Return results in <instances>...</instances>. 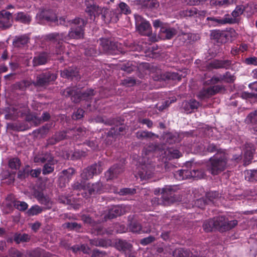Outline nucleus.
<instances>
[{"label":"nucleus","instance_id":"obj_18","mask_svg":"<svg viewBox=\"0 0 257 257\" xmlns=\"http://www.w3.org/2000/svg\"><path fill=\"white\" fill-rule=\"evenodd\" d=\"M13 23L12 14L3 10L0 11V29L6 30L11 28Z\"/></svg>","mask_w":257,"mask_h":257},{"label":"nucleus","instance_id":"obj_56","mask_svg":"<svg viewBox=\"0 0 257 257\" xmlns=\"http://www.w3.org/2000/svg\"><path fill=\"white\" fill-rule=\"evenodd\" d=\"M136 193V190L134 188H124L120 189L118 194L120 195H134Z\"/></svg>","mask_w":257,"mask_h":257},{"label":"nucleus","instance_id":"obj_60","mask_svg":"<svg viewBox=\"0 0 257 257\" xmlns=\"http://www.w3.org/2000/svg\"><path fill=\"white\" fill-rule=\"evenodd\" d=\"M157 148V146L153 143H150L143 151V154L145 156L149 155L150 153L155 151Z\"/></svg>","mask_w":257,"mask_h":257},{"label":"nucleus","instance_id":"obj_37","mask_svg":"<svg viewBox=\"0 0 257 257\" xmlns=\"http://www.w3.org/2000/svg\"><path fill=\"white\" fill-rule=\"evenodd\" d=\"M55 163L52 158H49V160L43 166L42 170V174L44 175L50 174L54 170Z\"/></svg>","mask_w":257,"mask_h":257},{"label":"nucleus","instance_id":"obj_19","mask_svg":"<svg viewBox=\"0 0 257 257\" xmlns=\"http://www.w3.org/2000/svg\"><path fill=\"white\" fill-rule=\"evenodd\" d=\"M75 173V170L73 168H69L63 170L60 173L58 179L59 186L61 188L65 187L67 184L72 179Z\"/></svg>","mask_w":257,"mask_h":257},{"label":"nucleus","instance_id":"obj_13","mask_svg":"<svg viewBox=\"0 0 257 257\" xmlns=\"http://www.w3.org/2000/svg\"><path fill=\"white\" fill-rule=\"evenodd\" d=\"M222 90H224V87L222 85H214L201 90L198 94L197 97L200 99H204L215 95Z\"/></svg>","mask_w":257,"mask_h":257},{"label":"nucleus","instance_id":"obj_48","mask_svg":"<svg viewBox=\"0 0 257 257\" xmlns=\"http://www.w3.org/2000/svg\"><path fill=\"white\" fill-rule=\"evenodd\" d=\"M142 5L144 7L150 10L156 9L159 6L157 0H144Z\"/></svg>","mask_w":257,"mask_h":257},{"label":"nucleus","instance_id":"obj_36","mask_svg":"<svg viewBox=\"0 0 257 257\" xmlns=\"http://www.w3.org/2000/svg\"><path fill=\"white\" fill-rule=\"evenodd\" d=\"M13 240L17 243L28 242L31 239V236L27 233H15L13 235Z\"/></svg>","mask_w":257,"mask_h":257},{"label":"nucleus","instance_id":"obj_23","mask_svg":"<svg viewBox=\"0 0 257 257\" xmlns=\"http://www.w3.org/2000/svg\"><path fill=\"white\" fill-rule=\"evenodd\" d=\"M200 105V103L195 99H190L183 102L182 108L187 113H191L197 110Z\"/></svg>","mask_w":257,"mask_h":257},{"label":"nucleus","instance_id":"obj_49","mask_svg":"<svg viewBox=\"0 0 257 257\" xmlns=\"http://www.w3.org/2000/svg\"><path fill=\"white\" fill-rule=\"evenodd\" d=\"M136 137L138 139L143 140L145 139L151 138L155 136V134L148 131H138L136 134Z\"/></svg>","mask_w":257,"mask_h":257},{"label":"nucleus","instance_id":"obj_29","mask_svg":"<svg viewBox=\"0 0 257 257\" xmlns=\"http://www.w3.org/2000/svg\"><path fill=\"white\" fill-rule=\"evenodd\" d=\"M130 230L134 233H150L152 232L150 228H143L142 225L138 221H132L129 225Z\"/></svg>","mask_w":257,"mask_h":257},{"label":"nucleus","instance_id":"obj_6","mask_svg":"<svg viewBox=\"0 0 257 257\" xmlns=\"http://www.w3.org/2000/svg\"><path fill=\"white\" fill-rule=\"evenodd\" d=\"M57 77L56 73L50 71H45L37 75L36 80L33 82L35 86H44L54 82Z\"/></svg>","mask_w":257,"mask_h":257},{"label":"nucleus","instance_id":"obj_2","mask_svg":"<svg viewBox=\"0 0 257 257\" xmlns=\"http://www.w3.org/2000/svg\"><path fill=\"white\" fill-rule=\"evenodd\" d=\"M87 22L83 19L76 18L72 21L73 26L71 28L68 34L65 33H52L47 36L49 39H61L68 41L71 39H78L82 38L84 33V27Z\"/></svg>","mask_w":257,"mask_h":257},{"label":"nucleus","instance_id":"obj_21","mask_svg":"<svg viewBox=\"0 0 257 257\" xmlns=\"http://www.w3.org/2000/svg\"><path fill=\"white\" fill-rule=\"evenodd\" d=\"M85 189H83V192L85 193L84 197H89L90 196L94 195L96 194H101L103 192L102 184L101 182H98L94 184H92L91 185L89 184L87 186V192L88 193L85 192Z\"/></svg>","mask_w":257,"mask_h":257},{"label":"nucleus","instance_id":"obj_3","mask_svg":"<svg viewBox=\"0 0 257 257\" xmlns=\"http://www.w3.org/2000/svg\"><path fill=\"white\" fill-rule=\"evenodd\" d=\"M209 161L208 170L211 174L216 175L226 169L227 157L224 152H218L210 158Z\"/></svg>","mask_w":257,"mask_h":257},{"label":"nucleus","instance_id":"obj_33","mask_svg":"<svg viewBox=\"0 0 257 257\" xmlns=\"http://www.w3.org/2000/svg\"><path fill=\"white\" fill-rule=\"evenodd\" d=\"M29 39L26 35L16 36L13 39V45L15 47L22 48L28 43Z\"/></svg>","mask_w":257,"mask_h":257},{"label":"nucleus","instance_id":"obj_52","mask_svg":"<svg viewBox=\"0 0 257 257\" xmlns=\"http://www.w3.org/2000/svg\"><path fill=\"white\" fill-rule=\"evenodd\" d=\"M198 10L194 7L187 9L181 12L182 15L186 17H191L197 14Z\"/></svg>","mask_w":257,"mask_h":257},{"label":"nucleus","instance_id":"obj_43","mask_svg":"<svg viewBox=\"0 0 257 257\" xmlns=\"http://www.w3.org/2000/svg\"><path fill=\"white\" fill-rule=\"evenodd\" d=\"M63 226L69 230H74L77 232L80 231L82 226L76 222H67L63 224Z\"/></svg>","mask_w":257,"mask_h":257},{"label":"nucleus","instance_id":"obj_59","mask_svg":"<svg viewBox=\"0 0 257 257\" xmlns=\"http://www.w3.org/2000/svg\"><path fill=\"white\" fill-rule=\"evenodd\" d=\"M53 22L56 23L57 25H64L68 26V24L72 23V21L66 20V18L64 17H60L59 19L56 16V19Z\"/></svg>","mask_w":257,"mask_h":257},{"label":"nucleus","instance_id":"obj_10","mask_svg":"<svg viewBox=\"0 0 257 257\" xmlns=\"http://www.w3.org/2000/svg\"><path fill=\"white\" fill-rule=\"evenodd\" d=\"M232 65V61L231 60L214 59L206 64V69L208 71L218 69H228Z\"/></svg>","mask_w":257,"mask_h":257},{"label":"nucleus","instance_id":"obj_41","mask_svg":"<svg viewBox=\"0 0 257 257\" xmlns=\"http://www.w3.org/2000/svg\"><path fill=\"white\" fill-rule=\"evenodd\" d=\"M255 152V149L253 145L246 147L244 151V160L245 162L249 163L253 159V154Z\"/></svg>","mask_w":257,"mask_h":257},{"label":"nucleus","instance_id":"obj_34","mask_svg":"<svg viewBox=\"0 0 257 257\" xmlns=\"http://www.w3.org/2000/svg\"><path fill=\"white\" fill-rule=\"evenodd\" d=\"M48 57L49 56L47 53L43 52L40 53L37 56L34 57L33 59V66L35 67L45 64L48 61Z\"/></svg>","mask_w":257,"mask_h":257},{"label":"nucleus","instance_id":"obj_7","mask_svg":"<svg viewBox=\"0 0 257 257\" xmlns=\"http://www.w3.org/2000/svg\"><path fill=\"white\" fill-rule=\"evenodd\" d=\"M137 31L143 36H150L152 33V27L150 23L140 15H135Z\"/></svg>","mask_w":257,"mask_h":257},{"label":"nucleus","instance_id":"obj_9","mask_svg":"<svg viewBox=\"0 0 257 257\" xmlns=\"http://www.w3.org/2000/svg\"><path fill=\"white\" fill-rule=\"evenodd\" d=\"M102 171L101 163H95L83 170L80 176L84 180H89L93 176L100 174Z\"/></svg>","mask_w":257,"mask_h":257},{"label":"nucleus","instance_id":"obj_39","mask_svg":"<svg viewBox=\"0 0 257 257\" xmlns=\"http://www.w3.org/2000/svg\"><path fill=\"white\" fill-rule=\"evenodd\" d=\"M115 247L119 251H126L131 250L132 245L125 240L119 239L116 242Z\"/></svg>","mask_w":257,"mask_h":257},{"label":"nucleus","instance_id":"obj_44","mask_svg":"<svg viewBox=\"0 0 257 257\" xmlns=\"http://www.w3.org/2000/svg\"><path fill=\"white\" fill-rule=\"evenodd\" d=\"M244 121L247 124H257V109L250 112L245 118Z\"/></svg>","mask_w":257,"mask_h":257},{"label":"nucleus","instance_id":"obj_11","mask_svg":"<svg viewBox=\"0 0 257 257\" xmlns=\"http://www.w3.org/2000/svg\"><path fill=\"white\" fill-rule=\"evenodd\" d=\"M82 220L85 223L89 224L92 227V229L94 230V233L97 235L111 234L110 231L104 229L100 224L96 223L89 215H83L82 216Z\"/></svg>","mask_w":257,"mask_h":257},{"label":"nucleus","instance_id":"obj_61","mask_svg":"<svg viewBox=\"0 0 257 257\" xmlns=\"http://www.w3.org/2000/svg\"><path fill=\"white\" fill-rule=\"evenodd\" d=\"M243 62L247 65H253L257 66V57L251 56L246 58Z\"/></svg>","mask_w":257,"mask_h":257},{"label":"nucleus","instance_id":"obj_20","mask_svg":"<svg viewBox=\"0 0 257 257\" xmlns=\"http://www.w3.org/2000/svg\"><path fill=\"white\" fill-rule=\"evenodd\" d=\"M49 35V34L45 35L44 36V39L47 41L53 42V44L55 45V47L50 50L51 54L53 55H61L63 54L65 49L63 42H67V41H63L61 39H49L47 37Z\"/></svg>","mask_w":257,"mask_h":257},{"label":"nucleus","instance_id":"obj_28","mask_svg":"<svg viewBox=\"0 0 257 257\" xmlns=\"http://www.w3.org/2000/svg\"><path fill=\"white\" fill-rule=\"evenodd\" d=\"M177 33L176 30L174 28L162 27L159 32L160 37L163 39H171Z\"/></svg>","mask_w":257,"mask_h":257},{"label":"nucleus","instance_id":"obj_8","mask_svg":"<svg viewBox=\"0 0 257 257\" xmlns=\"http://www.w3.org/2000/svg\"><path fill=\"white\" fill-rule=\"evenodd\" d=\"M207 25L211 27H219L226 24H234L235 21L229 14H225L223 17H208L206 19Z\"/></svg>","mask_w":257,"mask_h":257},{"label":"nucleus","instance_id":"obj_64","mask_svg":"<svg viewBox=\"0 0 257 257\" xmlns=\"http://www.w3.org/2000/svg\"><path fill=\"white\" fill-rule=\"evenodd\" d=\"M135 68V67L132 65V62H127L126 64H123L121 66V70L128 73H131L133 72Z\"/></svg>","mask_w":257,"mask_h":257},{"label":"nucleus","instance_id":"obj_24","mask_svg":"<svg viewBox=\"0 0 257 257\" xmlns=\"http://www.w3.org/2000/svg\"><path fill=\"white\" fill-rule=\"evenodd\" d=\"M211 38L219 44L225 43L228 40V35L226 32L215 30L211 31Z\"/></svg>","mask_w":257,"mask_h":257},{"label":"nucleus","instance_id":"obj_50","mask_svg":"<svg viewBox=\"0 0 257 257\" xmlns=\"http://www.w3.org/2000/svg\"><path fill=\"white\" fill-rule=\"evenodd\" d=\"M245 178L246 180L250 182L257 181V169L247 171Z\"/></svg>","mask_w":257,"mask_h":257},{"label":"nucleus","instance_id":"obj_30","mask_svg":"<svg viewBox=\"0 0 257 257\" xmlns=\"http://www.w3.org/2000/svg\"><path fill=\"white\" fill-rule=\"evenodd\" d=\"M249 8L250 9L253 8L254 9H257V5H254L253 4H248L246 7L243 5H238L236 7L235 9L232 12L231 16L236 21L235 18L241 16L245 11V9Z\"/></svg>","mask_w":257,"mask_h":257},{"label":"nucleus","instance_id":"obj_55","mask_svg":"<svg viewBox=\"0 0 257 257\" xmlns=\"http://www.w3.org/2000/svg\"><path fill=\"white\" fill-rule=\"evenodd\" d=\"M206 150L202 153L203 155H206L207 153H214L218 151V146L213 143H209L206 147L205 148Z\"/></svg>","mask_w":257,"mask_h":257},{"label":"nucleus","instance_id":"obj_54","mask_svg":"<svg viewBox=\"0 0 257 257\" xmlns=\"http://www.w3.org/2000/svg\"><path fill=\"white\" fill-rule=\"evenodd\" d=\"M222 81L227 83H232L235 79L234 75H232L229 71L226 72L224 74L221 75Z\"/></svg>","mask_w":257,"mask_h":257},{"label":"nucleus","instance_id":"obj_53","mask_svg":"<svg viewBox=\"0 0 257 257\" xmlns=\"http://www.w3.org/2000/svg\"><path fill=\"white\" fill-rule=\"evenodd\" d=\"M189 173L188 170H179L175 172L174 176L177 179L182 180L187 178Z\"/></svg>","mask_w":257,"mask_h":257},{"label":"nucleus","instance_id":"obj_25","mask_svg":"<svg viewBox=\"0 0 257 257\" xmlns=\"http://www.w3.org/2000/svg\"><path fill=\"white\" fill-rule=\"evenodd\" d=\"M175 190L172 186H165L163 188H156L154 190L155 194H158L161 192L163 199L166 201L169 200L170 197H172L174 194Z\"/></svg>","mask_w":257,"mask_h":257},{"label":"nucleus","instance_id":"obj_5","mask_svg":"<svg viewBox=\"0 0 257 257\" xmlns=\"http://www.w3.org/2000/svg\"><path fill=\"white\" fill-rule=\"evenodd\" d=\"M214 221V229L219 231L220 232L228 231L234 227L237 224L238 221L236 220L229 221L224 216H218L213 218Z\"/></svg>","mask_w":257,"mask_h":257},{"label":"nucleus","instance_id":"obj_40","mask_svg":"<svg viewBox=\"0 0 257 257\" xmlns=\"http://www.w3.org/2000/svg\"><path fill=\"white\" fill-rule=\"evenodd\" d=\"M232 4L230 0H211L210 5L216 8H225Z\"/></svg>","mask_w":257,"mask_h":257},{"label":"nucleus","instance_id":"obj_32","mask_svg":"<svg viewBox=\"0 0 257 257\" xmlns=\"http://www.w3.org/2000/svg\"><path fill=\"white\" fill-rule=\"evenodd\" d=\"M124 213L123 210L119 206H114L109 209L108 213L105 215V218L111 219L119 216Z\"/></svg>","mask_w":257,"mask_h":257},{"label":"nucleus","instance_id":"obj_27","mask_svg":"<svg viewBox=\"0 0 257 257\" xmlns=\"http://www.w3.org/2000/svg\"><path fill=\"white\" fill-rule=\"evenodd\" d=\"M60 75L62 77L72 80L75 78L76 80L80 78L78 71L76 68L69 67L61 71Z\"/></svg>","mask_w":257,"mask_h":257},{"label":"nucleus","instance_id":"obj_46","mask_svg":"<svg viewBox=\"0 0 257 257\" xmlns=\"http://www.w3.org/2000/svg\"><path fill=\"white\" fill-rule=\"evenodd\" d=\"M29 165H26L21 169H19L17 173V178L21 181L25 180L29 176Z\"/></svg>","mask_w":257,"mask_h":257},{"label":"nucleus","instance_id":"obj_16","mask_svg":"<svg viewBox=\"0 0 257 257\" xmlns=\"http://www.w3.org/2000/svg\"><path fill=\"white\" fill-rule=\"evenodd\" d=\"M138 174L142 180H147L151 178L153 175L154 166L151 164H142L138 168Z\"/></svg>","mask_w":257,"mask_h":257},{"label":"nucleus","instance_id":"obj_17","mask_svg":"<svg viewBox=\"0 0 257 257\" xmlns=\"http://www.w3.org/2000/svg\"><path fill=\"white\" fill-rule=\"evenodd\" d=\"M34 195L38 202L43 205L42 207L45 211L52 208L53 202L49 196L45 195L43 192L40 191H35Z\"/></svg>","mask_w":257,"mask_h":257},{"label":"nucleus","instance_id":"obj_63","mask_svg":"<svg viewBox=\"0 0 257 257\" xmlns=\"http://www.w3.org/2000/svg\"><path fill=\"white\" fill-rule=\"evenodd\" d=\"M155 240V237L152 235L143 238L140 240V243L144 246L147 245Z\"/></svg>","mask_w":257,"mask_h":257},{"label":"nucleus","instance_id":"obj_57","mask_svg":"<svg viewBox=\"0 0 257 257\" xmlns=\"http://www.w3.org/2000/svg\"><path fill=\"white\" fill-rule=\"evenodd\" d=\"M90 243L93 245L96 246H101L103 247H106L107 245V241L103 239L91 240Z\"/></svg>","mask_w":257,"mask_h":257},{"label":"nucleus","instance_id":"obj_45","mask_svg":"<svg viewBox=\"0 0 257 257\" xmlns=\"http://www.w3.org/2000/svg\"><path fill=\"white\" fill-rule=\"evenodd\" d=\"M21 161L17 157L13 158L9 160L8 166L12 170H19L21 166Z\"/></svg>","mask_w":257,"mask_h":257},{"label":"nucleus","instance_id":"obj_22","mask_svg":"<svg viewBox=\"0 0 257 257\" xmlns=\"http://www.w3.org/2000/svg\"><path fill=\"white\" fill-rule=\"evenodd\" d=\"M105 124L109 125H115V127H111L107 133V136L110 137H114L117 135L118 125L121 123V121L119 118H110L105 121Z\"/></svg>","mask_w":257,"mask_h":257},{"label":"nucleus","instance_id":"obj_35","mask_svg":"<svg viewBox=\"0 0 257 257\" xmlns=\"http://www.w3.org/2000/svg\"><path fill=\"white\" fill-rule=\"evenodd\" d=\"M15 20L24 24H29L32 21L31 17L27 13L20 12L15 14Z\"/></svg>","mask_w":257,"mask_h":257},{"label":"nucleus","instance_id":"obj_14","mask_svg":"<svg viewBox=\"0 0 257 257\" xmlns=\"http://www.w3.org/2000/svg\"><path fill=\"white\" fill-rule=\"evenodd\" d=\"M85 12L89 16L91 20H94L96 16L99 15L102 12L99 7L94 0L85 1Z\"/></svg>","mask_w":257,"mask_h":257},{"label":"nucleus","instance_id":"obj_62","mask_svg":"<svg viewBox=\"0 0 257 257\" xmlns=\"http://www.w3.org/2000/svg\"><path fill=\"white\" fill-rule=\"evenodd\" d=\"M218 196H219V193L218 192L210 191V192H207L206 194V198L207 201L208 202V203H209V202H212L213 199L218 197Z\"/></svg>","mask_w":257,"mask_h":257},{"label":"nucleus","instance_id":"obj_38","mask_svg":"<svg viewBox=\"0 0 257 257\" xmlns=\"http://www.w3.org/2000/svg\"><path fill=\"white\" fill-rule=\"evenodd\" d=\"M33 82L31 80H24L16 83L14 87L16 90L24 91L33 84Z\"/></svg>","mask_w":257,"mask_h":257},{"label":"nucleus","instance_id":"obj_51","mask_svg":"<svg viewBox=\"0 0 257 257\" xmlns=\"http://www.w3.org/2000/svg\"><path fill=\"white\" fill-rule=\"evenodd\" d=\"M14 207L20 211H24L28 209V204L24 201L15 200L13 202Z\"/></svg>","mask_w":257,"mask_h":257},{"label":"nucleus","instance_id":"obj_1","mask_svg":"<svg viewBox=\"0 0 257 257\" xmlns=\"http://www.w3.org/2000/svg\"><path fill=\"white\" fill-rule=\"evenodd\" d=\"M24 101L22 103L18 102L15 105H10L3 110V113L5 114V118L9 120H15L18 117L26 116L27 121H34L36 119L35 116L29 115L30 109L28 107V98L27 96L23 97Z\"/></svg>","mask_w":257,"mask_h":257},{"label":"nucleus","instance_id":"obj_12","mask_svg":"<svg viewBox=\"0 0 257 257\" xmlns=\"http://www.w3.org/2000/svg\"><path fill=\"white\" fill-rule=\"evenodd\" d=\"M100 41V45L103 50L108 54L117 55L119 53H124V51L119 50L118 48L117 44H116L107 39H102Z\"/></svg>","mask_w":257,"mask_h":257},{"label":"nucleus","instance_id":"obj_58","mask_svg":"<svg viewBox=\"0 0 257 257\" xmlns=\"http://www.w3.org/2000/svg\"><path fill=\"white\" fill-rule=\"evenodd\" d=\"M118 7L120 10V11L122 13L127 15L130 14L131 13V10L130 9V7L124 2H120Z\"/></svg>","mask_w":257,"mask_h":257},{"label":"nucleus","instance_id":"obj_15","mask_svg":"<svg viewBox=\"0 0 257 257\" xmlns=\"http://www.w3.org/2000/svg\"><path fill=\"white\" fill-rule=\"evenodd\" d=\"M56 19V16L50 11L42 10L40 11L36 16V20L40 24L53 22Z\"/></svg>","mask_w":257,"mask_h":257},{"label":"nucleus","instance_id":"obj_31","mask_svg":"<svg viewBox=\"0 0 257 257\" xmlns=\"http://www.w3.org/2000/svg\"><path fill=\"white\" fill-rule=\"evenodd\" d=\"M174 257H204L200 256L198 252L193 254L189 250L180 248L176 249L173 253Z\"/></svg>","mask_w":257,"mask_h":257},{"label":"nucleus","instance_id":"obj_26","mask_svg":"<svg viewBox=\"0 0 257 257\" xmlns=\"http://www.w3.org/2000/svg\"><path fill=\"white\" fill-rule=\"evenodd\" d=\"M123 171V168L122 165L114 164L105 173V175L107 180H111L116 177Z\"/></svg>","mask_w":257,"mask_h":257},{"label":"nucleus","instance_id":"obj_4","mask_svg":"<svg viewBox=\"0 0 257 257\" xmlns=\"http://www.w3.org/2000/svg\"><path fill=\"white\" fill-rule=\"evenodd\" d=\"M62 95L66 97H70L72 102L78 103L82 100L90 99L94 93L93 89H88L83 92H81L79 88L76 87H71L65 89L62 92Z\"/></svg>","mask_w":257,"mask_h":257},{"label":"nucleus","instance_id":"obj_47","mask_svg":"<svg viewBox=\"0 0 257 257\" xmlns=\"http://www.w3.org/2000/svg\"><path fill=\"white\" fill-rule=\"evenodd\" d=\"M203 230L206 232L212 231L214 229V221L213 218L205 220L202 225Z\"/></svg>","mask_w":257,"mask_h":257},{"label":"nucleus","instance_id":"obj_42","mask_svg":"<svg viewBox=\"0 0 257 257\" xmlns=\"http://www.w3.org/2000/svg\"><path fill=\"white\" fill-rule=\"evenodd\" d=\"M45 211L44 208L38 205L32 206L27 211V214L29 216L37 215Z\"/></svg>","mask_w":257,"mask_h":257}]
</instances>
